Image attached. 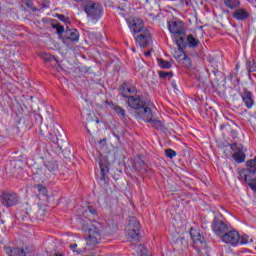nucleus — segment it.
I'll return each instance as SVG.
<instances>
[{"label":"nucleus","mask_w":256,"mask_h":256,"mask_svg":"<svg viewBox=\"0 0 256 256\" xmlns=\"http://www.w3.org/2000/svg\"><path fill=\"white\" fill-rule=\"evenodd\" d=\"M168 30L173 35V39L176 45L181 47H187V41L185 40V22L180 20H170L167 22Z\"/></svg>","instance_id":"nucleus-1"},{"label":"nucleus","mask_w":256,"mask_h":256,"mask_svg":"<svg viewBox=\"0 0 256 256\" xmlns=\"http://www.w3.org/2000/svg\"><path fill=\"white\" fill-rule=\"evenodd\" d=\"M126 103L128 107L136 111L137 115L141 119H143L144 117H149L151 107L147 105V100H145L143 96L137 94L132 95L128 97Z\"/></svg>","instance_id":"nucleus-2"},{"label":"nucleus","mask_w":256,"mask_h":256,"mask_svg":"<svg viewBox=\"0 0 256 256\" xmlns=\"http://www.w3.org/2000/svg\"><path fill=\"white\" fill-rule=\"evenodd\" d=\"M83 10L91 21H99V18L103 16V8L97 3L88 2L83 5Z\"/></svg>","instance_id":"nucleus-3"},{"label":"nucleus","mask_w":256,"mask_h":256,"mask_svg":"<svg viewBox=\"0 0 256 256\" xmlns=\"http://www.w3.org/2000/svg\"><path fill=\"white\" fill-rule=\"evenodd\" d=\"M139 231H141V224L135 218L129 220L126 226V237L129 241H139Z\"/></svg>","instance_id":"nucleus-4"},{"label":"nucleus","mask_w":256,"mask_h":256,"mask_svg":"<svg viewBox=\"0 0 256 256\" xmlns=\"http://www.w3.org/2000/svg\"><path fill=\"white\" fill-rule=\"evenodd\" d=\"M229 145L230 149L233 151L232 158L234 161L238 164L245 163V159L247 157L245 153L247 152V149L243 147V144L235 142Z\"/></svg>","instance_id":"nucleus-5"},{"label":"nucleus","mask_w":256,"mask_h":256,"mask_svg":"<svg viewBox=\"0 0 256 256\" xmlns=\"http://www.w3.org/2000/svg\"><path fill=\"white\" fill-rule=\"evenodd\" d=\"M86 235H88L87 243L90 245H97L101 243V231L95 225H90L85 229Z\"/></svg>","instance_id":"nucleus-6"},{"label":"nucleus","mask_w":256,"mask_h":256,"mask_svg":"<svg viewBox=\"0 0 256 256\" xmlns=\"http://www.w3.org/2000/svg\"><path fill=\"white\" fill-rule=\"evenodd\" d=\"M212 231L217 235L218 237H221L223 239V235L229 231V226L227 224L217 218H214L212 222Z\"/></svg>","instance_id":"nucleus-7"},{"label":"nucleus","mask_w":256,"mask_h":256,"mask_svg":"<svg viewBox=\"0 0 256 256\" xmlns=\"http://www.w3.org/2000/svg\"><path fill=\"white\" fill-rule=\"evenodd\" d=\"M190 237L199 249H207V242H205V237L201 235L199 230H195L193 228L190 229Z\"/></svg>","instance_id":"nucleus-8"},{"label":"nucleus","mask_w":256,"mask_h":256,"mask_svg":"<svg viewBox=\"0 0 256 256\" xmlns=\"http://www.w3.org/2000/svg\"><path fill=\"white\" fill-rule=\"evenodd\" d=\"M50 178H51V173H49L47 169L43 167L33 168V179H35V181L45 183V181H47Z\"/></svg>","instance_id":"nucleus-9"},{"label":"nucleus","mask_w":256,"mask_h":256,"mask_svg":"<svg viewBox=\"0 0 256 256\" xmlns=\"http://www.w3.org/2000/svg\"><path fill=\"white\" fill-rule=\"evenodd\" d=\"M135 41L140 47L145 49V47H147V45H149L152 41L151 32L149 29L145 28L141 34L135 37Z\"/></svg>","instance_id":"nucleus-10"},{"label":"nucleus","mask_w":256,"mask_h":256,"mask_svg":"<svg viewBox=\"0 0 256 256\" xmlns=\"http://www.w3.org/2000/svg\"><path fill=\"white\" fill-rule=\"evenodd\" d=\"M241 235L235 230H231L222 235V241L230 245H239Z\"/></svg>","instance_id":"nucleus-11"},{"label":"nucleus","mask_w":256,"mask_h":256,"mask_svg":"<svg viewBox=\"0 0 256 256\" xmlns=\"http://www.w3.org/2000/svg\"><path fill=\"white\" fill-rule=\"evenodd\" d=\"M17 203H19V195H17V193L12 192L2 194V205H4V207H14Z\"/></svg>","instance_id":"nucleus-12"},{"label":"nucleus","mask_w":256,"mask_h":256,"mask_svg":"<svg viewBox=\"0 0 256 256\" xmlns=\"http://www.w3.org/2000/svg\"><path fill=\"white\" fill-rule=\"evenodd\" d=\"M119 93L128 100L132 95H137V88L135 86H131L129 82H124L119 87Z\"/></svg>","instance_id":"nucleus-13"},{"label":"nucleus","mask_w":256,"mask_h":256,"mask_svg":"<svg viewBox=\"0 0 256 256\" xmlns=\"http://www.w3.org/2000/svg\"><path fill=\"white\" fill-rule=\"evenodd\" d=\"M61 39L64 44H67L69 41L77 43V41H79V31H77V29L66 30Z\"/></svg>","instance_id":"nucleus-14"},{"label":"nucleus","mask_w":256,"mask_h":256,"mask_svg":"<svg viewBox=\"0 0 256 256\" xmlns=\"http://www.w3.org/2000/svg\"><path fill=\"white\" fill-rule=\"evenodd\" d=\"M142 119L146 123H150L151 127H153L154 129H157L158 131H163V128H164L163 122L153 118V110H150V114L148 118L147 116H144Z\"/></svg>","instance_id":"nucleus-15"},{"label":"nucleus","mask_w":256,"mask_h":256,"mask_svg":"<svg viewBox=\"0 0 256 256\" xmlns=\"http://www.w3.org/2000/svg\"><path fill=\"white\" fill-rule=\"evenodd\" d=\"M129 27L134 33H143L145 31V24H143L141 19H133L129 22Z\"/></svg>","instance_id":"nucleus-16"},{"label":"nucleus","mask_w":256,"mask_h":256,"mask_svg":"<svg viewBox=\"0 0 256 256\" xmlns=\"http://www.w3.org/2000/svg\"><path fill=\"white\" fill-rule=\"evenodd\" d=\"M232 17H234L236 21H245L246 19H249L250 14L243 8H236L232 14Z\"/></svg>","instance_id":"nucleus-17"},{"label":"nucleus","mask_w":256,"mask_h":256,"mask_svg":"<svg viewBox=\"0 0 256 256\" xmlns=\"http://www.w3.org/2000/svg\"><path fill=\"white\" fill-rule=\"evenodd\" d=\"M243 102L245 103L247 109H251L255 105V100H253V93L250 91H244L241 95Z\"/></svg>","instance_id":"nucleus-18"},{"label":"nucleus","mask_w":256,"mask_h":256,"mask_svg":"<svg viewBox=\"0 0 256 256\" xmlns=\"http://www.w3.org/2000/svg\"><path fill=\"white\" fill-rule=\"evenodd\" d=\"M239 175H240V179H243L245 183H247L248 185L249 183H251L256 179L255 173L245 169L240 170Z\"/></svg>","instance_id":"nucleus-19"},{"label":"nucleus","mask_w":256,"mask_h":256,"mask_svg":"<svg viewBox=\"0 0 256 256\" xmlns=\"http://www.w3.org/2000/svg\"><path fill=\"white\" fill-rule=\"evenodd\" d=\"M4 251L6 255H9V256H27V253H25V250L21 248L4 247Z\"/></svg>","instance_id":"nucleus-20"},{"label":"nucleus","mask_w":256,"mask_h":256,"mask_svg":"<svg viewBox=\"0 0 256 256\" xmlns=\"http://www.w3.org/2000/svg\"><path fill=\"white\" fill-rule=\"evenodd\" d=\"M175 59H181L183 61L185 67H191V58L189 56L185 55L183 53V50H181V47L178 49V52L176 55H174Z\"/></svg>","instance_id":"nucleus-21"},{"label":"nucleus","mask_w":256,"mask_h":256,"mask_svg":"<svg viewBox=\"0 0 256 256\" xmlns=\"http://www.w3.org/2000/svg\"><path fill=\"white\" fill-rule=\"evenodd\" d=\"M44 166L49 173H55L59 169V164L54 159L44 161Z\"/></svg>","instance_id":"nucleus-22"},{"label":"nucleus","mask_w":256,"mask_h":256,"mask_svg":"<svg viewBox=\"0 0 256 256\" xmlns=\"http://www.w3.org/2000/svg\"><path fill=\"white\" fill-rule=\"evenodd\" d=\"M49 140L52 141V143L59 149L60 151H63V140H59V137L57 136V133H49Z\"/></svg>","instance_id":"nucleus-23"},{"label":"nucleus","mask_w":256,"mask_h":256,"mask_svg":"<svg viewBox=\"0 0 256 256\" xmlns=\"http://www.w3.org/2000/svg\"><path fill=\"white\" fill-rule=\"evenodd\" d=\"M225 7L231 9V11H235V9H239L241 6V1L239 0H223Z\"/></svg>","instance_id":"nucleus-24"},{"label":"nucleus","mask_w":256,"mask_h":256,"mask_svg":"<svg viewBox=\"0 0 256 256\" xmlns=\"http://www.w3.org/2000/svg\"><path fill=\"white\" fill-rule=\"evenodd\" d=\"M185 41H186V47H187V43L189 47H192V48H195L197 47V45H199V40L195 39V37H193V35L191 34L185 37Z\"/></svg>","instance_id":"nucleus-25"},{"label":"nucleus","mask_w":256,"mask_h":256,"mask_svg":"<svg viewBox=\"0 0 256 256\" xmlns=\"http://www.w3.org/2000/svg\"><path fill=\"white\" fill-rule=\"evenodd\" d=\"M246 169H244L245 171H250L251 173H256V157L252 160H248L246 162Z\"/></svg>","instance_id":"nucleus-26"},{"label":"nucleus","mask_w":256,"mask_h":256,"mask_svg":"<svg viewBox=\"0 0 256 256\" xmlns=\"http://www.w3.org/2000/svg\"><path fill=\"white\" fill-rule=\"evenodd\" d=\"M112 109L115 111V113H117L118 117H125V109H123L121 106L113 104Z\"/></svg>","instance_id":"nucleus-27"},{"label":"nucleus","mask_w":256,"mask_h":256,"mask_svg":"<svg viewBox=\"0 0 256 256\" xmlns=\"http://www.w3.org/2000/svg\"><path fill=\"white\" fill-rule=\"evenodd\" d=\"M100 170H101V179L105 180V175L109 173V166L103 164L102 162L99 163Z\"/></svg>","instance_id":"nucleus-28"},{"label":"nucleus","mask_w":256,"mask_h":256,"mask_svg":"<svg viewBox=\"0 0 256 256\" xmlns=\"http://www.w3.org/2000/svg\"><path fill=\"white\" fill-rule=\"evenodd\" d=\"M158 65L162 69H171V62L165 61L163 58L158 59Z\"/></svg>","instance_id":"nucleus-29"},{"label":"nucleus","mask_w":256,"mask_h":256,"mask_svg":"<svg viewBox=\"0 0 256 256\" xmlns=\"http://www.w3.org/2000/svg\"><path fill=\"white\" fill-rule=\"evenodd\" d=\"M158 75L160 79H171L173 77V72H166V71H158Z\"/></svg>","instance_id":"nucleus-30"},{"label":"nucleus","mask_w":256,"mask_h":256,"mask_svg":"<svg viewBox=\"0 0 256 256\" xmlns=\"http://www.w3.org/2000/svg\"><path fill=\"white\" fill-rule=\"evenodd\" d=\"M164 153L168 159H174V157H177V152L171 148L164 150Z\"/></svg>","instance_id":"nucleus-31"},{"label":"nucleus","mask_w":256,"mask_h":256,"mask_svg":"<svg viewBox=\"0 0 256 256\" xmlns=\"http://www.w3.org/2000/svg\"><path fill=\"white\" fill-rule=\"evenodd\" d=\"M41 59H43V61L49 62V61H53V59H55V57H53V55L43 52L41 54Z\"/></svg>","instance_id":"nucleus-32"},{"label":"nucleus","mask_w":256,"mask_h":256,"mask_svg":"<svg viewBox=\"0 0 256 256\" xmlns=\"http://www.w3.org/2000/svg\"><path fill=\"white\" fill-rule=\"evenodd\" d=\"M53 29H56L58 35H63V33H65V27H63L61 24L53 25Z\"/></svg>","instance_id":"nucleus-33"},{"label":"nucleus","mask_w":256,"mask_h":256,"mask_svg":"<svg viewBox=\"0 0 256 256\" xmlns=\"http://www.w3.org/2000/svg\"><path fill=\"white\" fill-rule=\"evenodd\" d=\"M36 211H37L35 213L36 219H39L40 217H43L45 215V210L39 206L36 208Z\"/></svg>","instance_id":"nucleus-34"},{"label":"nucleus","mask_w":256,"mask_h":256,"mask_svg":"<svg viewBox=\"0 0 256 256\" xmlns=\"http://www.w3.org/2000/svg\"><path fill=\"white\" fill-rule=\"evenodd\" d=\"M239 243L240 245H247V243H249V236L245 234L240 236Z\"/></svg>","instance_id":"nucleus-35"},{"label":"nucleus","mask_w":256,"mask_h":256,"mask_svg":"<svg viewBox=\"0 0 256 256\" xmlns=\"http://www.w3.org/2000/svg\"><path fill=\"white\" fill-rule=\"evenodd\" d=\"M59 21H63V23H69V18L65 17L63 14H57Z\"/></svg>","instance_id":"nucleus-36"},{"label":"nucleus","mask_w":256,"mask_h":256,"mask_svg":"<svg viewBox=\"0 0 256 256\" xmlns=\"http://www.w3.org/2000/svg\"><path fill=\"white\" fill-rule=\"evenodd\" d=\"M137 251H140V255H147V248L143 247L142 245L138 246Z\"/></svg>","instance_id":"nucleus-37"},{"label":"nucleus","mask_w":256,"mask_h":256,"mask_svg":"<svg viewBox=\"0 0 256 256\" xmlns=\"http://www.w3.org/2000/svg\"><path fill=\"white\" fill-rule=\"evenodd\" d=\"M249 187L250 189H252V191H254L256 193V179L252 182H249Z\"/></svg>","instance_id":"nucleus-38"},{"label":"nucleus","mask_w":256,"mask_h":256,"mask_svg":"<svg viewBox=\"0 0 256 256\" xmlns=\"http://www.w3.org/2000/svg\"><path fill=\"white\" fill-rule=\"evenodd\" d=\"M70 249L74 253H81V251L77 250V244H70Z\"/></svg>","instance_id":"nucleus-39"},{"label":"nucleus","mask_w":256,"mask_h":256,"mask_svg":"<svg viewBox=\"0 0 256 256\" xmlns=\"http://www.w3.org/2000/svg\"><path fill=\"white\" fill-rule=\"evenodd\" d=\"M230 135H231V137H232V139H237V135H238V133L236 132V130H231L230 131Z\"/></svg>","instance_id":"nucleus-40"},{"label":"nucleus","mask_w":256,"mask_h":256,"mask_svg":"<svg viewBox=\"0 0 256 256\" xmlns=\"http://www.w3.org/2000/svg\"><path fill=\"white\" fill-rule=\"evenodd\" d=\"M88 211H89V213H91L92 215H97V210H95V208H93V207H88Z\"/></svg>","instance_id":"nucleus-41"},{"label":"nucleus","mask_w":256,"mask_h":256,"mask_svg":"<svg viewBox=\"0 0 256 256\" xmlns=\"http://www.w3.org/2000/svg\"><path fill=\"white\" fill-rule=\"evenodd\" d=\"M113 136L117 139V141H121L119 134H116L115 132H113Z\"/></svg>","instance_id":"nucleus-42"},{"label":"nucleus","mask_w":256,"mask_h":256,"mask_svg":"<svg viewBox=\"0 0 256 256\" xmlns=\"http://www.w3.org/2000/svg\"><path fill=\"white\" fill-rule=\"evenodd\" d=\"M145 57H150L151 56V51H147L144 53Z\"/></svg>","instance_id":"nucleus-43"},{"label":"nucleus","mask_w":256,"mask_h":256,"mask_svg":"<svg viewBox=\"0 0 256 256\" xmlns=\"http://www.w3.org/2000/svg\"><path fill=\"white\" fill-rule=\"evenodd\" d=\"M171 85H172L173 89H177V84H175V82H172Z\"/></svg>","instance_id":"nucleus-44"},{"label":"nucleus","mask_w":256,"mask_h":256,"mask_svg":"<svg viewBox=\"0 0 256 256\" xmlns=\"http://www.w3.org/2000/svg\"><path fill=\"white\" fill-rule=\"evenodd\" d=\"M54 256H64V255L58 252V253H55Z\"/></svg>","instance_id":"nucleus-45"},{"label":"nucleus","mask_w":256,"mask_h":256,"mask_svg":"<svg viewBox=\"0 0 256 256\" xmlns=\"http://www.w3.org/2000/svg\"><path fill=\"white\" fill-rule=\"evenodd\" d=\"M87 129V133H89L91 135V130H89V128L86 126Z\"/></svg>","instance_id":"nucleus-46"},{"label":"nucleus","mask_w":256,"mask_h":256,"mask_svg":"<svg viewBox=\"0 0 256 256\" xmlns=\"http://www.w3.org/2000/svg\"><path fill=\"white\" fill-rule=\"evenodd\" d=\"M38 189H45V187L38 185Z\"/></svg>","instance_id":"nucleus-47"},{"label":"nucleus","mask_w":256,"mask_h":256,"mask_svg":"<svg viewBox=\"0 0 256 256\" xmlns=\"http://www.w3.org/2000/svg\"><path fill=\"white\" fill-rule=\"evenodd\" d=\"M27 5H28V7H31V6L29 5V3H28Z\"/></svg>","instance_id":"nucleus-48"},{"label":"nucleus","mask_w":256,"mask_h":256,"mask_svg":"<svg viewBox=\"0 0 256 256\" xmlns=\"http://www.w3.org/2000/svg\"><path fill=\"white\" fill-rule=\"evenodd\" d=\"M132 51H134V52H135V49H133Z\"/></svg>","instance_id":"nucleus-49"},{"label":"nucleus","mask_w":256,"mask_h":256,"mask_svg":"<svg viewBox=\"0 0 256 256\" xmlns=\"http://www.w3.org/2000/svg\"><path fill=\"white\" fill-rule=\"evenodd\" d=\"M232 256H235L234 254H232Z\"/></svg>","instance_id":"nucleus-50"}]
</instances>
